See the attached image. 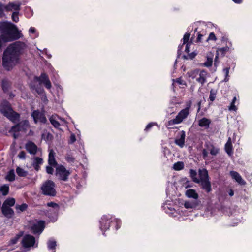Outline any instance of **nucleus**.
<instances>
[{
    "label": "nucleus",
    "mask_w": 252,
    "mask_h": 252,
    "mask_svg": "<svg viewBox=\"0 0 252 252\" xmlns=\"http://www.w3.org/2000/svg\"><path fill=\"white\" fill-rule=\"evenodd\" d=\"M25 45L16 42L10 45L6 50L3 57V66L6 70H10L17 62V57L20 50Z\"/></svg>",
    "instance_id": "obj_1"
},
{
    "label": "nucleus",
    "mask_w": 252,
    "mask_h": 252,
    "mask_svg": "<svg viewBox=\"0 0 252 252\" xmlns=\"http://www.w3.org/2000/svg\"><path fill=\"white\" fill-rule=\"evenodd\" d=\"M3 26L8 31L2 35L0 39V46L3 42L11 41L22 37V33L15 25L10 22H4Z\"/></svg>",
    "instance_id": "obj_2"
},
{
    "label": "nucleus",
    "mask_w": 252,
    "mask_h": 252,
    "mask_svg": "<svg viewBox=\"0 0 252 252\" xmlns=\"http://www.w3.org/2000/svg\"><path fill=\"white\" fill-rule=\"evenodd\" d=\"M22 246L26 249L36 248L38 247V242L35 237L30 234H25L21 240Z\"/></svg>",
    "instance_id": "obj_3"
},
{
    "label": "nucleus",
    "mask_w": 252,
    "mask_h": 252,
    "mask_svg": "<svg viewBox=\"0 0 252 252\" xmlns=\"http://www.w3.org/2000/svg\"><path fill=\"white\" fill-rule=\"evenodd\" d=\"M41 189L45 195L54 196L56 194L55 184L51 181L45 182L41 186Z\"/></svg>",
    "instance_id": "obj_4"
},
{
    "label": "nucleus",
    "mask_w": 252,
    "mask_h": 252,
    "mask_svg": "<svg viewBox=\"0 0 252 252\" xmlns=\"http://www.w3.org/2000/svg\"><path fill=\"white\" fill-rule=\"evenodd\" d=\"M233 49L232 43L230 41H227L226 46L223 47L219 48L216 50V55L214 60V65L217 66L219 63V56L220 53L222 55H224L225 53L229 52Z\"/></svg>",
    "instance_id": "obj_5"
},
{
    "label": "nucleus",
    "mask_w": 252,
    "mask_h": 252,
    "mask_svg": "<svg viewBox=\"0 0 252 252\" xmlns=\"http://www.w3.org/2000/svg\"><path fill=\"white\" fill-rule=\"evenodd\" d=\"M189 114V109L186 108L181 110L176 117V118L173 120H171L168 122V126H171L175 124H178L181 123L183 120H184Z\"/></svg>",
    "instance_id": "obj_6"
},
{
    "label": "nucleus",
    "mask_w": 252,
    "mask_h": 252,
    "mask_svg": "<svg viewBox=\"0 0 252 252\" xmlns=\"http://www.w3.org/2000/svg\"><path fill=\"white\" fill-rule=\"evenodd\" d=\"M194 46L192 43L185 44V54L184 57L186 59H192L195 57L197 53L193 51Z\"/></svg>",
    "instance_id": "obj_7"
},
{
    "label": "nucleus",
    "mask_w": 252,
    "mask_h": 252,
    "mask_svg": "<svg viewBox=\"0 0 252 252\" xmlns=\"http://www.w3.org/2000/svg\"><path fill=\"white\" fill-rule=\"evenodd\" d=\"M1 111L4 115L12 121H15L19 118L18 114L14 112L9 106H6L5 108H2L1 109Z\"/></svg>",
    "instance_id": "obj_8"
},
{
    "label": "nucleus",
    "mask_w": 252,
    "mask_h": 252,
    "mask_svg": "<svg viewBox=\"0 0 252 252\" xmlns=\"http://www.w3.org/2000/svg\"><path fill=\"white\" fill-rule=\"evenodd\" d=\"M69 173V172L62 165H58L56 167V175L61 180H65Z\"/></svg>",
    "instance_id": "obj_9"
},
{
    "label": "nucleus",
    "mask_w": 252,
    "mask_h": 252,
    "mask_svg": "<svg viewBox=\"0 0 252 252\" xmlns=\"http://www.w3.org/2000/svg\"><path fill=\"white\" fill-rule=\"evenodd\" d=\"M44 222L43 221L35 222L32 226V230L35 234L41 233L44 228Z\"/></svg>",
    "instance_id": "obj_10"
},
{
    "label": "nucleus",
    "mask_w": 252,
    "mask_h": 252,
    "mask_svg": "<svg viewBox=\"0 0 252 252\" xmlns=\"http://www.w3.org/2000/svg\"><path fill=\"white\" fill-rule=\"evenodd\" d=\"M185 195L187 198L192 199L194 201H197L199 198L198 193L192 189H187L185 192Z\"/></svg>",
    "instance_id": "obj_11"
},
{
    "label": "nucleus",
    "mask_w": 252,
    "mask_h": 252,
    "mask_svg": "<svg viewBox=\"0 0 252 252\" xmlns=\"http://www.w3.org/2000/svg\"><path fill=\"white\" fill-rule=\"evenodd\" d=\"M32 117L35 123H45L46 119L43 113L35 111L32 113Z\"/></svg>",
    "instance_id": "obj_12"
},
{
    "label": "nucleus",
    "mask_w": 252,
    "mask_h": 252,
    "mask_svg": "<svg viewBox=\"0 0 252 252\" xmlns=\"http://www.w3.org/2000/svg\"><path fill=\"white\" fill-rule=\"evenodd\" d=\"M185 136L186 134L184 131H180L175 139V143L176 145L181 148L183 147L185 144Z\"/></svg>",
    "instance_id": "obj_13"
},
{
    "label": "nucleus",
    "mask_w": 252,
    "mask_h": 252,
    "mask_svg": "<svg viewBox=\"0 0 252 252\" xmlns=\"http://www.w3.org/2000/svg\"><path fill=\"white\" fill-rule=\"evenodd\" d=\"M214 53L212 52H208L206 56V61L203 63V65L206 67H210L213 63V59Z\"/></svg>",
    "instance_id": "obj_14"
},
{
    "label": "nucleus",
    "mask_w": 252,
    "mask_h": 252,
    "mask_svg": "<svg viewBox=\"0 0 252 252\" xmlns=\"http://www.w3.org/2000/svg\"><path fill=\"white\" fill-rule=\"evenodd\" d=\"M211 120L206 118H202L198 121V124L199 126L204 129H208L211 123Z\"/></svg>",
    "instance_id": "obj_15"
},
{
    "label": "nucleus",
    "mask_w": 252,
    "mask_h": 252,
    "mask_svg": "<svg viewBox=\"0 0 252 252\" xmlns=\"http://www.w3.org/2000/svg\"><path fill=\"white\" fill-rule=\"evenodd\" d=\"M230 174L231 177L233 179H234L239 184H241V185H245V182L242 179V178L240 175V174H238L237 172H236L235 171H231Z\"/></svg>",
    "instance_id": "obj_16"
},
{
    "label": "nucleus",
    "mask_w": 252,
    "mask_h": 252,
    "mask_svg": "<svg viewBox=\"0 0 252 252\" xmlns=\"http://www.w3.org/2000/svg\"><path fill=\"white\" fill-rule=\"evenodd\" d=\"M1 211L3 215L7 217H11L13 216L14 212L10 207L2 205Z\"/></svg>",
    "instance_id": "obj_17"
},
{
    "label": "nucleus",
    "mask_w": 252,
    "mask_h": 252,
    "mask_svg": "<svg viewBox=\"0 0 252 252\" xmlns=\"http://www.w3.org/2000/svg\"><path fill=\"white\" fill-rule=\"evenodd\" d=\"M111 222L110 220V217L107 216H103L100 220L101 227L104 229H107L110 226V223Z\"/></svg>",
    "instance_id": "obj_18"
},
{
    "label": "nucleus",
    "mask_w": 252,
    "mask_h": 252,
    "mask_svg": "<svg viewBox=\"0 0 252 252\" xmlns=\"http://www.w3.org/2000/svg\"><path fill=\"white\" fill-rule=\"evenodd\" d=\"M29 128L28 122L25 121L23 124H20L16 126L13 128V131H20L21 132H25V131Z\"/></svg>",
    "instance_id": "obj_19"
},
{
    "label": "nucleus",
    "mask_w": 252,
    "mask_h": 252,
    "mask_svg": "<svg viewBox=\"0 0 252 252\" xmlns=\"http://www.w3.org/2000/svg\"><path fill=\"white\" fill-rule=\"evenodd\" d=\"M51 124L55 127H58L60 126V122L64 123V121L61 118H58L55 116H52L50 118Z\"/></svg>",
    "instance_id": "obj_20"
},
{
    "label": "nucleus",
    "mask_w": 252,
    "mask_h": 252,
    "mask_svg": "<svg viewBox=\"0 0 252 252\" xmlns=\"http://www.w3.org/2000/svg\"><path fill=\"white\" fill-rule=\"evenodd\" d=\"M39 81L41 83H43L45 87L48 89H50L51 87V84L48 79L46 74H42L39 78Z\"/></svg>",
    "instance_id": "obj_21"
},
{
    "label": "nucleus",
    "mask_w": 252,
    "mask_h": 252,
    "mask_svg": "<svg viewBox=\"0 0 252 252\" xmlns=\"http://www.w3.org/2000/svg\"><path fill=\"white\" fill-rule=\"evenodd\" d=\"M27 150L31 154H35L37 151V146L32 142H29L26 145Z\"/></svg>",
    "instance_id": "obj_22"
},
{
    "label": "nucleus",
    "mask_w": 252,
    "mask_h": 252,
    "mask_svg": "<svg viewBox=\"0 0 252 252\" xmlns=\"http://www.w3.org/2000/svg\"><path fill=\"white\" fill-rule=\"evenodd\" d=\"M198 205V203L197 201H186L184 202V206L186 209H194Z\"/></svg>",
    "instance_id": "obj_23"
},
{
    "label": "nucleus",
    "mask_w": 252,
    "mask_h": 252,
    "mask_svg": "<svg viewBox=\"0 0 252 252\" xmlns=\"http://www.w3.org/2000/svg\"><path fill=\"white\" fill-rule=\"evenodd\" d=\"M43 163V159L38 157L33 158L32 161V165L35 169L38 171L39 169V166Z\"/></svg>",
    "instance_id": "obj_24"
},
{
    "label": "nucleus",
    "mask_w": 252,
    "mask_h": 252,
    "mask_svg": "<svg viewBox=\"0 0 252 252\" xmlns=\"http://www.w3.org/2000/svg\"><path fill=\"white\" fill-rule=\"evenodd\" d=\"M199 183H201L202 188L207 192L211 191V184L209 181V179L203 180V181H200Z\"/></svg>",
    "instance_id": "obj_25"
},
{
    "label": "nucleus",
    "mask_w": 252,
    "mask_h": 252,
    "mask_svg": "<svg viewBox=\"0 0 252 252\" xmlns=\"http://www.w3.org/2000/svg\"><path fill=\"white\" fill-rule=\"evenodd\" d=\"M21 4L19 2L9 3L6 7L7 10H18Z\"/></svg>",
    "instance_id": "obj_26"
},
{
    "label": "nucleus",
    "mask_w": 252,
    "mask_h": 252,
    "mask_svg": "<svg viewBox=\"0 0 252 252\" xmlns=\"http://www.w3.org/2000/svg\"><path fill=\"white\" fill-rule=\"evenodd\" d=\"M48 163L50 166H55L56 165V162L55 159V153L53 150H50L49 151Z\"/></svg>",
    "instance_id": "obj_27"
},
{
    "label": "nucleus",
    "mask_w": 252,
    "mask_h": 252,
    "mask_svg": "<svg viewBox=\"0 0 252 252\" xmlns=\"http://www.w3.org/2000/svg\"><path fill=\"white\" fill-rule=\"evenodd\" d=\"M225 151L229 155H232L233 154L232 143L230 138L228 139L225 144Z\"/></svg>",
    "instance_id": "obj_28"
},
{
    "label": "nucleus",
    "mask_w": 252,
    "mask_h": 252,
    "mask_svg": "<svg viewBox=\"0 0 252 252\" xmlns=\"http://www.w3.org/2000/svg\"><path fill=\"white\" fill-rule=\"evenodd\" d=\"M199 178L198 179L200 180V182L208 179V172L206 169H200L199 170Z\"/></svg>",
    "instance_id": "obj_29"
},
{
    "label": "nucleus",
    "mask_w": 252,
    "mask_h": 252,
    "mask_svg": "<svg viewBox=\"0 0 252 252\" xmlns=\"http://www.w3.org/2000/svg\"><path fill=\"white\" fill-rule=\"evenodd\" d=\"M199 74V77L197 78V80L201 84L205 82L207 73L204 71H200Z\"/></svg>",
    "instance_id": "obj_30"
},
{
    "label": "nucleus",
    "mask_w": 252,
    "mask_h": 252,
    "mask_svg": "<svg viewBox=\"0 0 252 252\" xmlns=\"http://www.w3.org/2000/svg\"><path fill=\"white\" fill-rule=\"evenodd\" d=\"M15 200L13 198H8L4 201L2 205L8 206L11 207L15 204Z\"/></svg>",
    "instance_id": "obj_31"
},
{
    "label": "nucleus",
    "mask_w": 252,
    "mask_h": 252,
    "mask_svg": "<svg viewBox=\"0 0 252 252\" xmlns=\"http://www.w3.org/2000/svg\"><path fill=\"white\" fill-rule=\"evenodd\" d=\"M56 246V242L54 240H50L48 242V249L51 251V252H55L54 250Z\"/></svg>",
    "instance_id": "obj_32"
},
{
    "label": "nucleus",
    "mask_w": 252,
    "mask_h": 252,
    "mask_svg": "<svg viewBox=\"0 0 252 252\" xmlns=\"http://www.w3.org/2000/svg\"><path fill=\"white\" fill-rule=\"evenodd\" d=\"M16 173L18 176L21 177H25L28 174L27 171L19 167L16 168Z\"/></svg>",
    "instance_id": "obj_33"
},
{
    "label": "nucleus",
    "mask_w": 252,
    "mask_h": 252,
    "mask_svg": "<svg viewBox=\"0 0 252 252\" xmlns=\"http://www.w3.org/2000/svg\"><path fill=\"white\" fill-rule=\"evenodd\" d=\"M184 167V163L181 161H179L174 164L173 168L175 170L179 171L182 170Z\"/></svg>",
    "instance_id": "obj_34"
},
{
    "label": "nucleus",
    "mask_w": 252,
    "mask_h": 252,
    "mask_svg": "<svg viewBox=\"0 0 252 252\" xmlns=\"http://www.w3.org/2000/svg\"><path fill=\"white\" fill-rule=\"evenodd\" d=\"M22 233L20 232L19 233L16 235L15 236H14L9 241V244L11 245H13L19 241V239L20 238L21 236H22Z\"/></svg>",
    "instance_id": "obj_35"
},
{
    "label": "nucleus",
    "mask_w": 252,
    "mask_h": 252,
    "mask_svg": "<svg viewBox=\"0 0 252 252\" xmlns=\"http://www.w3.org/2000/svg\"><path fill=\"white\" fill-rule=\"evenodd\" d=\"M173 85L175 87L179 86L181 87H184V86H186L185 82L180 79H178L176 80H174Z\"/></svg>",
    "instance_id": "obj_36"
},
{
    "label": "nucleus",
    "mask_w": 252,
    "mask_h": 252,
    "mask_svg": "<svg viewBox=\"0 0 252 252\" xmlns=\"http://www.w3.org/2000/svg\"><path fill=\"white\" fill-rule=\"evenodd\" d=\"M29 34L31 35H34V37H37L38 36V33L37 32L36 29L34 27H31L29 28Z\"/></svg>",
    "instance_id": "obj_37"
},
{
    "label": "nucleus",
    "mask_w": 252,
    "mask_h": 252,
    "mask_svg": "<svg viewBox=\"0 0 252 252\" xmlns=\"http://www.w3.org/2000/svg\"><path fill=\"white\" fill-rule=\"evenodd\" d=\"M8 191V186L4 185L0 187V191L3 195H6V194H7Z\"/></svg>",
    "instance_id": "obj_38"
},
{
    "label": "nucleus",
    "mask_w": 252,
    "mask_h": 252,
    "mask_svg": "<svg viewBox=\"0 0 252 252\" xmlns=\"http://www.w3.org/2000/svg\"><path fill=\"white\" fill-rule=\"evenodd\" d=\"M190 174L192 180L194 182L197 183H200V180L196 177L197 174L195 171L191 170L190 171Z\"/></svg>",
    "instance_id": "obj_39"
},
{
    "label": "nucleus",
    "mask_w": 252,
    "mask_h": 252,
    "mask_svg": "<svg viewBox=\"0 0 252 252\" xmlns=\"http://www.w3.org/2000/svg\"><path fill=\"white\" fill-rule=\"evenodd\" d=\"M15 173L13 170H10L6 176V179L9 181H12L15 179Z\"/></svg>",
    "instance_id": "obj_40"
},
{
    "label": "nucleus",
    "mask_w": 252,
    "mask_h": 252,
    "mask_svg": "<svg viewBox=\"0 0 252 252\" xmlns=\"http://www.w3.org/2000/svg\"><path fill=\"white\" fill-rule=\"evenodd\" d=\"M208 150L210 151V153L213 155H216L219 152L218 148H215L212 145H211L210 147L208 148Z\"/></svg>",
    "instance_id": "obj_41"
},
{
    "label": "nucleus",
    "mask_w": 252,
    "mask_h": 252,
    "mask_svg": "<svg viewBox=\"0 0 252 252\" xmlns=\"http://www.w3.org/2000/svg\"><path fill=\"white\" fill-rule=\"evenodd\" d=\"M190 38V34L189 33H186L183 37V44H186L187 43H190L189 42Z\"/></svg>",
    "instance_id": "obj_42"
},
{
    "label": "nucleus",
    "mask_w": 252,
    "mask_h": 252,
    "mask_svg": "<svg viewBox=\"0 0 252 252\" xmlns=\"http://www.w3.org/2000/svg\"><path fill=\"white\" fill-rule=\"evenodd\" d=\"M216 94H217V92L215 90H211L210 93V96H209V99L211 101H213L215 100V99L216 98Z\"/></svg>",
    "instance_id": "obj_43"
},
{
    "label": "nucleus",
    "mask_w": 252,
    "mask_h": 252,
    "mask_svg": "<svg viewBox=\"0 0 252 252\" xmlns=\"http://www.w3.org/2000/svg\"><path fill=\"white\" fill-rule=\"evenodd\" d=\"M47 206L49 207L53 208V210L57 211L59 209L58 205L53 202H50L47 204Z\"/></svg>",
    "instance_id": "obj_44"
},
{
    "label": "nucleus",
    "mask_w": 252,
    "mask_h": 252,
    "mask_svg": "<svg viewBox=\"0 0 252 252\" xmlns=\"http://www.w3.org/2000/svg\"><path fill=\"white\" fill-rule=\"evenodd\" d=\"M216 40H217V37H216V35H215V34L213 32H211L208 36L207 41H216Z\"/></svg>",
    "instance_id": "obj_45"
},
{
    "label": "nucleus",
    "mask_w": 252,
    "mask_h": 252,
    "mask_svg": "<svg viewBox=\"0 0 252 252\" xmlns=\"http://www.w3.org/2000/svg\"><path fill=\"white\" fill-rule=\"evenodd\" d=\"M223 72L225 74V77L224 79L225 82H227L229 80V68H225L223 69Z\"/></svg>",
    "instance_id": "obj_46"
},
{
    "label": "nucleus",
    "mask_w": 252,
    "mask_h": 252,
    "mask_svg": "<svg viewBox=\"0 0 252 252\" xmlns=\"http://www.w3.org/2000/svg\"><path fill=\"white\" fill-rule=\"evenodd\" d=\"M27 208V205L25 204H23L21 205H17L16 209L20 211H23Z\"/></svg>",
    "instance_id": "obj_47"
},
{
    "label": "nucleus",
    "mask_w": 252,
    "mask_h": 252,
    "mask_svg": "<svg viewBox=\"0 0 252 252\" xmlns=\"http://www.w3.org/2000/svg\"><path fill=\"white\" fill-rule=\"evenodd\" d=\"M228 109L230 111H234L236 112L237 110V107L235 106V103H231L230 106L228 108Z\"/></svg>",
    "instance_id": "obj_48"
},
{
    "label": "nucleus",
    "mask_w": 252,
    "mask_h": 252,
    "mask_svg": "<svg viewBox=\"0 0 252 252\" xmlns=\"http://www.w3.org/2000/svg\"><path fill=\"white\" fill-rule=\"evenodd\" d=\"M12 20L17 22L19 20V17L17 12H13L12 15Z\"/></svg>",
    "instance_id": "obj_49"
},
{
    "label": "nucleus",
    "mask_w": 252,
    "mask_h": 252,
    "mask_svg": "<svg viewBox=\"0 0 252 252\" xmlns=\"http://www.w3.org/2000/svg\"><path fill=\"white\" fill-rule=\"evenodd\" d=\"M114 222L117 223V227L116 229H118L121 226V221L118 219H114Z\"/></svg>",
    "instance_id": "obj_50"
},
{
    "label": "nucleus",
    "mask_w": 252,
    "mask_h": 252,
    "mask_svg": "<svg viewBox=\"0 0 252 252\" xmlns=\"http://www.w3.org/2000/svg\"><path fill=\"white\" fill-rule=\"evenodd\" d=\"M46 171L48 174H52L53 173V169L50 166L46 167Z\"/></svg>",
    "instance_id": "obj_51"
},
{
    "label": "nucleus",
    "mask_w": 252,
    "mask_h": 252,
    "mask_svg": "<svg viewBox=\"0 0 252 252\" xmlns=\"http://www.w3.org/2000/svg\"><path fill=\"white\" fill-rule=\"evenodd\" d=\"M76 140L75 136L74 134H72L70 137V141L71 143H73Z\"/></svg>",
    "instance_id": "obj_52"
},
{
    "label": "nucleus",
    "mask_w": 252,
    "mask_h": 252,
    "mask_svg": "<svg viewBox=\"0 0 252 252\" xmlns=\"http://www.w3.org/2000/svg\"><path fill=\"white\" fill-rule=\"evenodd\" d=\"M25 153L24 152H21L19 155H18V157L20 158L21 159H23L25 158Z\"/></svg>",
    "instance_id": "obj_53"
},
{
    "label": "nucleus",
    "mask_w": 252,
    "mask_h": 252,
    "mask_svg": "<svg viewBox=\"0 0 252 252\" xmlns=\"http://www.w3.org/2000/svg\"><path fill=\"white\" fill-rule=\"evenodd\" d=\"M154 125V123H150L146 127L145 130H148L153 125Z\"/></svg>",
    "instance_id": "obj_54"
},
{
    "label": "nucleus",
    "mask_w": 252,
    "mask_h": 252,
    "mask_svg": "<svg viewBox=\"0 0 252 252\" xmlns=\"http://www.w3.org/2000/svg\"><path fill=\"white\" fill-rule=\"evenodd\" d=\"M235 3L240 4L242 2L243 0H232Z\"/></svg>",
    "instance_id": "obj_55"
},
{
    "label": "nucleus",
    "mask_w": 252,
    "mask_h": 252,
    "mask_svg": "<svg viewBox=\"0 0 252 252\" xmlns=\"http://www.w3.org/2000/svg\"><path fill=\"white\" fill-rule=\"evenodd\" d=\"M56 86L57 87V88L58 89V90H61V91L63 90V88H62V87L59 85V84H57L56 85Z\"/></svg>",
    "instance_id": "obj_56"
},
{
    "label": "nucleus",
    "mask_w": 252,
    "mask_h": 252,
    "mask_svg": "<svg viewBox=\"0 0 252 252\" xmlns=\"http://www.w3.org/2000/svg\"><path fill=\"white\" fill-rule=\"evenodd\" d=\"M203 154L204 157H206L207 155V152L205 150H203Z\"/></svg>",
    "instance_id": "obj_57"
},
{
    "label": "nucleus",
    "mask_w": 252,
    "mask_h": 252,
    "mask_svg": "<svg viewBox=\"0 0 252 252\" xmlns=\"http://www.w3.org/2000/svg\"><path fill=\"white\" fill-rule=\"evenodd\" d=\"M237 100V98L236 97H234L231 102V103H235V102Z\"/></svg>",
    "instance_id": "obj_58"
},
{
    "label": "nucleus",
    "mask_w": 252,
    "mask_h": 252,
    "mask_svg": "<svg viewBox=\"0 0 252 252\" xmlns=\"http://www.w3.org/2000/svg\"><path fill=\"white\" fill-rule=\"evenodd\" d=\"M184 186H185V187L186 188H188V187H191V185H189V184H185V185H184Z\"/></svg>",
    "instance_id": "obj_59"
},
{
    "label": "nucleus",
    "mask_w": 252,
    "mask_h": 252,
    "mask_svg": "<svg viewBox=\"0 0 252 252\" xmlns=\"http://www.w3.org/2000/svg\"><path fill=\"white\" fill-rule=\"evenodd\" d=\"M201 36H201V35H199L198 36V40H200V39H201Z\"/></svg>",
    "instance_id": "obj_60"
},
{
    "label": "nucleus",
    "mask_w": 252,
    "mask_h": 252,
    "mask_svg": "<svg viewBox=\"0 0 252 252\" xmlns=\"http://www.w3.org/2000/svg\"><path fill=\"white\" fill-rule=\"evenodd\" d=\"M230 194V195H232L233 194V193L232 192H231V193Z\"/></svg>",
    "instance_id": "obj_61"
},
{
    "label": "nucleus",
    "mask_w": 252,
    "mask_h": 252,
    "mask_svg": "<svg viewBox=\"0 0 252 252\" xmlns=\"http://www.w3.org/2000/svg\"><path fill=\"white\" fill-rule=\"evenodd\" d=\"M194 72L197 73V72H199V71H194Z\"/></svg>",
    "instance_id": "obj_62"
},
{
    "label": "nucleus",
    "mask_w": 252,
    "mask_h": 252,
    "mask_svg": "<svg viewBox=\"0 0 252 252\" xmlns=\"http://www.w3.org/2000/svg\"><path fill=\"white\" fill-rule=\"evenodd\" d=\"M182 212H180V215H182Z\"/></svg>",
    "instance_id": "obj_63"
}]
</instances>
